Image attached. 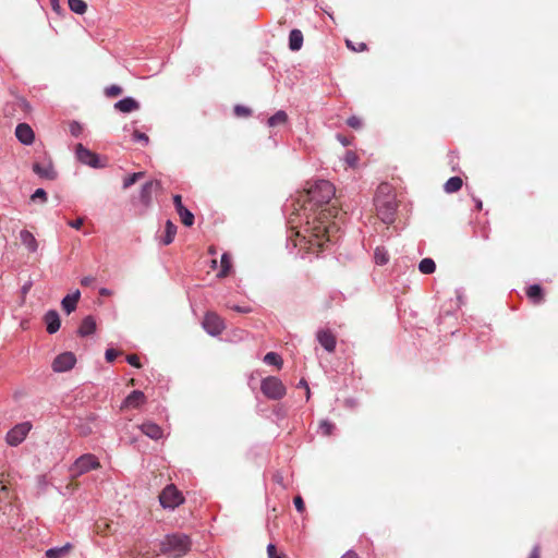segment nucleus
<instances>
[{"label": "nucleus", "mask_w": 558, "mask_h": 558, "mask_svg": "<svg viewBox=\"0 0 558 558\" xmlns=\"http://www.w3.org/2000/svg\"><path fill=\"white\" fill-rule=\"evenodd\" d=\"M295 210H302L305 226L302 231L291 228L290 239L295 247L306 253L318 254L327 242H331L339 227L333 219L341 214L336 189L327 180H318L300 194Z\"/></svg>", "instance_id": "1"}, {"label": "nucleus", "mask_w": 558, "mask_h": 558, "mask_svg": "<svg viewBox=\"0 0 558 558\" xmlns=\"http://www.w3.org/2000/svg\"><path fill=\"white\" fill-rule=\"evenodd\" d=\"M375 206L377 216L384 223L390 225L395 221L398 202L390 184H379L375 196Z\"/></svg>", "instance_id": "2"}, {"label": "nucleus", "mask_w": 558, "mask_h": 558, "mask_svg": "<svg viewBox=\"0 0 558 558\" xmlns=\"http://www.w3.org/2000/svg\"><path fill=\"white\" fill-rule=\"evenodd\" d=\"M192 542L185 534L173 533L166 535L159 544V553L172 558H180L191 550Z\"/></svg>", "instance_id": "3"}, {"label": "nucleus", "mask_w": 558, "mask_h": 558, "mask_svg": "<svg viewBox=\"0 0 558 558\" xmlns=\"http://www.w3.org/2000/svg\"><path fill=\"white\" fill-rule=\"evenodd\" d=\"M262 392L272 400H279L286 395V387L282 381L275 376L266 377L260 384Z\"/></svg>", "instance_id": "4"}, {"label": "nucleus", "mask_w": 558, "mask_h": 558, "mask_svg": "<svg viewBox=\"0 0 558 558\" xmlns=\"http://www.w3.org/2000/svg\"><path fill=\"white\" fill-rule=\"evenodd\" d=\"M159 501L163 508L174 509L184 502V497L173 484H170L160 493Z\"/></svg>", "instance_id": "5"}, {"label": "nucleus", "mask_w": 558, "mask_h": 558, "mask_svg": "<svg viewBox=\"0 0 558 558\" xmlns=\"http://www.w3.org/2000/svg\"><path fill=\"white\" fill-rule=\"evenodd\" d=\"M203 328L206 330L207 333L210 336H219L226 329L225 320L221 316H219L216 312H207L204 315V319L202 322Z\"/></svg>", "instance_id": "6"}, {"label": "nucleus", "mask_w": 558, "mask_h": 558, "mask_svg": "<svg viewBox=\"0 0 558 558\" xmlns=\"http://www.w3.org/2000/svg\"><path fill=\"white\" fill-rule=\"evenodd\" d=\"M98 468H100V463L94 454H83L75 461L71 471L72 475L76 477Z\"/></svg>", "instance_id": "7"}, {"label": "nucleus", "mask_w": 558, "mask_h": 558, "mask_svg": "<svg viewBox=\"0 0 558 558\" xmlns=\"http://www.w3.org/2000/svg\"><path fill=\"white\" fill-rule=\"evenodd\" d=\"M32 429L31 422H23L12 427L5 436V441L10 446H19Z\"/></svg>", "instance_id": "8"}, {"label": "nucleus", "mask_w": 558, "mask_h": 558, "mask_svg": "<svg viewBox=\"0 0 558 558\" xmlns=\"http://www.w3.org/2000/svg\"><path fill=\"white\" fill-rule=\"evenodd\" d=\"M76 362V357L72 352H64L59 354L52 362L54 372L61 373L70 371Z\"/></svg>", "instance_id": "9"}, {"label": "nucleus", "mask_w": 558, "mask_h": 558, "mask_svg": "<svg viewBox=\"0 0 558 558\" xmlns=\"http://www.w3.org/2000/svg\"><path fill=\"white\" fill-rule=\"evenodd\" d=\"M161 187V184L158 180H150L143 184L140 192V202L143 206L148 207L153 201V193L158 191Z\"/></svg>", "instance_id": "10"}, {"label": "nucleus", "mask_w": 558, "mask_h": 558, "mask_svg": "<svg viewBox=\"0 0 558 558\" xmlns=\"http://www.w3.org/2000/svg\"><path fill=\"white\" fill-rule=\"evenodd\" d=\"M317 341L319 344L329 353H332L336 349L337 339L336 336L329 329H320L316 333Z\"/></svg>", "instance_id": "11"}, {"label": "nucleus", "mask_w": 558, "mask_h": 558, "mask_svg": "<svg viewBox=\"0 0 558 558\" xmlns=\"http://www.w3.org/2000/svg\"><path fill=\"white\" fill-rule=\"evenodd\" d=\"M76 157L81 162L85 165L94 168L99 167L98 156L92 150L85 148L82 144H77L76 146Z\"/></svg>", "instance_id": "12"}, {"label": "nucleus", "mask_w": 558, "mask_h": 558, "mask_svg": "<svg viewBox=\"0 0 558 558\" xmlns=\"http://www.w3.org/2000/svg\"><path fill=\"white\" fill-rule=\"evenodd\" d=\"M146 402V397L141 390H133L123 401L121 409H138Z\"/></svg>", "instance_id": "13"}, {"label": "nucleus", "mask_w": 558, "mask_h": 558, "mask_svg": "<svg viewBox=\"0 0 558 558\" xmlns=\"http://www.w3.org/2000/svg\"><path fill=\"white\" fill-rule=\"evenodd\" d=\"M15 135L17 140L24 145H31L35 140L34 131L27 123L17 124L15 129Z\"/></svg>", "instance_id": "14"}, {"label": "nucleus", "mask_w": 558, "mask_h": 558, "mask_svg": "<svg viewBox=\"0 0 558 558\" xmlns=\"http://www.w3.org/2000/svg\"><path fill=\"white\" fill-rule=\"evenodd\" d=\"M140 429L142 430L143 434H145L147 437H149L154 440H158V439L162 438V436H163L162 428L153 422L143 423L140 426Z\"/></svg>", "instance_id": "15"}, {"label": "nucleus", "mask_w": 558, "mask_h": 558, "mask_svg": "<svg viewBox=\"0 0 558 558\" xmlns=\"http://www.w3.org/2000/svg\"><path fill=\"white\" fill-rule=\"evenodd\" d=\"M48 333H56L60 328V317L57 311H48L44 317Z\"/></svg>", "instance_id": "16"}, {"label": "nucleus", "mask_w": 558, "mask_h": 558, "mask_svg": "<svg viewBox=\"0 0 558 558\" xmlns=\"http://www.w3.org/2000/svg\"><path fill=\"white\" fill-rule=\"evenodd\" d=\"M114 109L123 112L130 113L140 109V104L132 97H126L114 104Z\"/></svg>", "instance_id": "17"}, {"label": "nucleus", "mask_w": 558, "mask_h": 558, "mask_svg": "<svg viewBox=\"0 0 558 558\" xmlns=\"http://www.w3.org/2000/svg\"><path fill=\"white\" fill-rule=\"evenodd\" d=\"M33 171L38 174L40 178L54 180L57 178V172L53 167L49 165H40L34 163Z\"/></svg>", "instance_id": "18"}, {"label": "nucleus", "mask_w": 558, "mask_h": 558, "mask_svg": "<svg viewBox=\"0 0 558 558\" xmlns=\"http://www.w3.org/2000/svg\"><path fill=\"white\" fill-rule=\"evenodd\" d=\"M80 296H81V293L80 291L77 290L76 292H74L73 294H68L66 296L63 298L61 304H62V308L68 313H72L73 311H75L76 308V305H77V302L80 300Z\"/></svg>", "instance_id": "19"}, {"label": "nucleus", "mask_w": 558, "mask_h": 558, "mask_svg": "<svg viewBox=\"0 0 558 558\" xmlns=\"http://www.w3.org/2000/svg\"><path fill=\"white\" fill-rule=\"evenodd\" d=\"M526 295L531 302L535 305L541 304L544 301L543 289L539 284H532L526 289Z\"/></svg>", "instance_id": "20"}, {"label": "nucleus", "mask_w": 558, "mask_h": 558, "mask_svg": "<svg viewBox=\"0 0 558 558\" xmlns=\"http://www.w3.org/2000/svg\"><path fill=\"white\" fill-rule=\"evenodd\" d=\"M20 239H21V242L23 243V245H25L29 252L34 253L37 251L38 243H37L35 236L29 231H27V230L21 231Z\"/></svg>", "instance_id": "21"}, {"label": "nucleus", "mask_w": 558, "mask_h": 558, "mask_svg": "<svg viewBox=\"0 0 558 558\" xmlns=\"http://www.w3.org/2000/svg\"><path fill=\"white\" fill-rule=\"evenodd\" d=\"M95 330H96V322H95L94 317L87 316L83 319V322L78 328V333L82 337H86V336L94 333Z\"/></svg>", "instance_id": "22"}, {"label": "nucleus", "mask_w": 558, "mask_h": 558, "mask_svg": "<svg viewBox=\"0 0 558 558\" xmlns=\"http://www.w3.org/2000/svg\"><path fill=\"white\" fill-rule=\"evenodd\" d=\"M303 45V34L300 29H292L289 35V48L292 51H298Z\"/></svg>", "instance_id": "23"}, {"label": "nucleus", "mask_w": 558, "mask_h": 558, "mask_svg": "<svg viewBox=\"0 0 558 558\" xmlns=\"http://www.w3.org/2000/svg\"><path fill=\"white\" fill-rule=\"evenodd\" d=\"M73 549V545L71 543H66L61 547L50 548L46 551L47 558H61L64 555L69 554Z\"/></svg>", "instance_id": "24"}, {"label": "nucleus", "mask_w": 558, "mask_h": 558, "mask_svg": "<svg viewBox=\"0 0 558 558\" xmlns=\"http://www.w3.org/2000/svg\"><path fill=\"white\" fill-rule=\"evenodd\" d=\"M175 233H177V226L168 220L166 222V230H165V236L161 239V243L163 245H169L170 243H172L174 236H175Z\"/></svg>", "instance_id": "25"}, {"label": "nucleus", "mask_w": 558, "mask_h": 558, "mask_svg": "<svg viewBox=\"0 0 558 558\" xmlns=\"http://www.w3.org/2000/svg\"><path fill=\"white\" fill-rule=\"evenodd\" d=\"M463 181L460 177H451L446 183H445V191L447 193H454L458 192L462 187Z\"/></svg>", "instance_id": "26"}, {"label": "nucleus", "mask_w": 558, "mask_h": 558, "mask_svg": "<svg viewBox=\"0 0 558 558\" xmlns=\"http://www.w3.org/2000/svg\"><path fill=\"white\" fill-rule=\"evenodd\" d=\"M179 217H180V220L181 222L186 226V227H191L193 226L194 223V215L186 208V207H181L177 210Z\"/></svg>", "instance_id": "27"}, {"label": "nucleus", "mask_w": 558, "mask_h": 558, "mask_svg": "<svg viewBox=\"0 0 558 558\" xmlns=\"http://www.w3.org/2000/svg\"><path fill=\"white\" fill-rule=\"evenodd\" d=\"M418 270L424 275L433 274L436 270V264L432 258H423L418 264Z\"/></svg>", "instance_id": "28"}, {"label": "nucleus", "mask_w": 558, "mask_h": 558, "mask_svg": "<svg viewBox=\"0 0 558 558\" xmlns=\"http://www.w3.org/2000/svg\"><path fill=\"white\" fill-rule=\"evenodd\" d=\"M230 269H231V258L228 254L225 253L221 256L220 270L217 276L220 278H225L229 275Z\"/></svg>", "instance_id": "29"}, {"label": "nucleus", "mask_w": 558, "mask_h": 558, "mask_svg": "<svg viewBox=\"0 0 558 558\" xmlns=\"http://www.w3.org/2000/svg\"><path fill=\"white\" fill-rule=\"evenodd\" d=\"M287 120H288V114L284 111L279 110L268 119V125L271 128L281 125V124H284L287 122Z\"/></svg>", "instance_id": "30"}, {"label": "nucleus", "mask_w": 558, "mask_h": 558, "mask_svg": "<svg viewBox=\"0 0 558 558\" xmlns=\"http://www.w3.org/2000/svg\"><path fill=\"white\" fill-rule=\"evenodd\" d=\"M68 4L76 14H84L87 11V3L84 0H68Z\"/></svg>", "instance_id": "31"}, {"label": "nucleus", "mask_w": 558, "mask_h": 558, "mask_svg": "<svg viewBox=\"0 0 558 558\" xmlns=\"http://www.w3.org/2000/svg\"><path fill=\"white\" fill-rule=\"evenodd\" d=\"M374 259L377 265H385L389 260L387 251L384 247H376L374 252Z\"/></svg>", "instance_id": "32"}, {"label": "nucleus", "mask_w": 558, "mask_h": 558, "mask_svg": "<svg viewBox=\"0 0 558 558\" xmlns=\"http://www.w3.org/2000/svg\"><path fill=\"white\" fill-rule=\"evenodd\" d=\"M145 177V172H134L123 179V189L126 190Z\"/></svg>", "instance_id": "33"}, {"label": "nucleus", "mask_w": 558, "mask_h": 558, "mask_svg": "<svg viewBox=\"0 0 558 558\" xmlns=\"http://www.w3.org/2000/svg\"><path fill=\"white\" fill-rule=\"evenodd\" d=\"M264 361H265V363L270 364V365H275L278 368H280L282 366V363H283L281 356L279 354L275 353V352H268L265 355Z\"/></svg>", "instance_id": "34"}, {"label": "nucleus", "mask_w": 558, "mask_h": 558, "mask_svg": "<svg viewBox=\"0 0 558 558\" xmlns=\"http://www.w3.org/2000/svg\"><path fill=\"white\" fill-rule=\"evenodd\" d=\"M345 46L353 52H363L367 50V45L365 43H354L351 39L345 40Z\"/></svg>", "instance_id": "35"}, {"label": "nucleus", "mask_w": 558, "mask_h": 558, "mask_svg": "<svg viewBox=\"0 0 558 558\" xmlns=\"http://www.w3.org/2000/svg\"><path fill=\"white\" fill-rule=\"evenodd\" d=\"M344 161L349 167L355 168L359 163V157L354 151L348 150L344 156Z\"/></svg>", "instance_id": "36"}, {"label": "nucleus", "mask_w": 558, "mask_h": 558, "mask_svg": "<svg viewBox=\"0 0 558 558\" xmlns=\"http://www.w3.org/2000/svg\"><path fill=\"white\" fill-rule=\"evenodd\" d=\"M10 489L8 484L3 480V474L0 475V501L9 499Z\"/></svg>", "instance_id": "37"}, {"label": "nucleus", "mask_w": 558, "mask_h": 558, "mask_svg": "<svg viewBox=\"0 0 558 558\" xmlns=\"http://www.w3.org/2000/svg\"><path fill=\"white\" fill-rule=\"evenodd\" d=\"M234 114L239 118H246L252 114V110L245 106L236 105L233 109Z\"/></svg>", "instance_id": "38"}, {"label": "nucleus", "mask_w": 558, "mask_h": 558, "mask_svg": "<svg viewBox=\"0 0 558 558\" xmlns=\"http://www.w3.org/2000/svg\"><path fill=\"white\" fill-rule=\"evenodd\" d=\"M122 88L118 85H111V86H108L106 89H105V95L109 98H113V97H118L122 94Z\"/></svg>", "instance_id": "39"}, {"label": "nucleus", "mask_w": 558, "mask_h": 558, "mask_svg": "<svg viewBox=\"0 0 558 558\" xmlns=\"http://www.w3.org/2000/svg\"><path fill=\"white\" fill-rule=\"evenodd\" d=\"M347 124L354 130H360L363 126V121L360 117L352 116L347 120Z\"/></svg>", "instance_id": "40"}, {"label": "nucleus", "mask_w": 558, "mask_h": 558, "mask_svg": "<svg viewBox=\"0 0 558 558\" xmlns=\"http://www.w3.org/2000/svg\"><path fill=\"white\" fill-rule=\"evenodd\" d=\"M333 428H335L333 424L327 420L322 421L319 424V429L322 430V434L325 436L331 435Z\"/></svg>", "instance_id": "41"}, {"label": "nucleus", "mask_w": 558, "mask_h": 558, "mask_svg": "<svg viewBox=\"0 0 558 558\" xmlns=\"http://www.w3.org/2000/svg\"><path fill=\"white\" fill-rule=\"evenodd\" d=\"M133 140L136 142H141L144 146H147L149 144V137L145 134L140 132L138 130H134Z\"/></svg>", "instance_id": "42"}, {"label": "nucleus", "mask_w": 558, "mask_h": 558, "mask_svg": "<svg viewBox=\"0 0 558 558\" xmlns=\"http://www.w3.org/2000/svg\"><path fill=\"white\" fill-rule=\"evenodd\" d=\"M126 361L130 365L134 366V367H142V364L140 362V357L136 355V354H130L126 356Z\"/></svg>", "instance_id": "43"}, {"label": "nucleus", "mask_w": 558, "mask_h": 558, "mask_svg": "<svg viewBox=\"0 0 558 558\" xmlns=\"http://www.w3.org/2000/svg\"><path fill=\"white\" fill-rule=\"evenodd\" d=\"M119 354H121V352H120V351H117V350H114V349H108V350L106 351L105 356H106L107 362L111 363V362H113V361L116 360V357H117Z\"/></svg>", "instance_id": "44"}, {"label": "nucleus", "mask_w": 558, "mask_h": 558, "mask_svg": "<svg viewBox=\"0 0 558 558\" xmlns=\"http://www.w3.org/2000/svg\"><path fill=\"white\" fill-rule=\"evenodd\" d=\"M70 133L73 135V136H78L81 133H82V126L80 123L77 122H72L70 124Z\"/></svg>", "instance_id": "45"}, {"label": "nucleus", "mask_w": 558, "mask_h": 558, "mask_svg": "<svg viewBox=\"0 0 558 558\" xmlns=\"http://www.w3.org/2000/svg\"><path fill=\"white\" fill-rule=\"evenodd\" d=\"M293 502L299 512H301V513L304 512L305 505H304L303 498L301 496H295L293 499Z\"/></svg>", "instance_id": "46"}, {"label": "nucleus", "mask_w": 558, "mask_h": 558, "mask_svg": "<svg viewBox=\"0 0 558 558\" xmlns=\"http://www.w3.org/2000/svg\"><path fill=\"white\" fill-rule=\"evenodd\" d=\"M267 555L268 558H283L282 556L278 555L277 548L274 544H269L267 546Z\"/></svg>", "instance_id": "47"}, {"label": "nucleus", "mask_w": 558, "mask_h": 558, "mask_svg": "<svg viewBox=\"0 0 558 558\" xmlns=\"http://www.w3.org/2000/svg\"><path fill=\"white\" fill-rule=\"evenodd\" d=\"M40 198L43 202L47 201V193L43 189H37L35 193L32 195V199Z\"/></svg>", "instance_id": "48"}, {"label": "nucleus", "mask_w": 558, "mask_h": 558, "mask_svg": "<svg viewBox=\"0 0 558 558\" xmlns=\"http://www.w3.org/2000/svg\"><path fill=\"white\" fill-rule=\"evenodd\" d=\"M233 311L241 313V314H248L252 312V308L250 306H239L234 305L231 307Z\"/></svg>", "instance_id": "49"}, {"label": "nucleus", "mask_w": 558, "mask_h": 558, "mask_svg": "<svg viewBox=\"0 0 558 558\" xmlns=\"http://www.w3.org/2000/svg\"><path fill=\"white\" fill-rule=\"evenodd\" d=\"M173 204H174L175 210H178L181 207H184L183 204H182L181 195L177 194V195L173 196Z\"/></svg>", "instance_id": "50"}, {"label": "nucleus", "mask_w": 558, "mask_h": 558, "mask_svg": "<svg viewBox=\"0 0 558 558\" xmlns=\"http://www.w3.org/2000/svg\"><path fill=\"white\" fill-rule=\"evenodd\" d=\"M83 223H84V219L83 218H78V219H76L74 221H70L69 226H71L74 229H81Z\"/></svg>", "instance_id": "51"}, {"label": "nucleus", "mask_w": 558, "mask_h": 558, "mask_svg": "<svg viewBox=\"0 0 558 558\" xmlns=\"http://www.w3.org/2000/svg\"><path fill=\"white\" fill-rule=\"evenodd\" d=\"M529 558H541V549L538 546H535L530 553Z\"/></svg>", "instance_id": "52"}, {"label": "nucleus", "mask_w": 558, "mask_h": 558, "mask_svg": "<svg viewBox=\"0 0 558 558\" xmlns=\"http://www.w3.org/2000/svg\"><path fill=\"white\" fill-rule=\"evenodd\" d=\"M50 5L54 12L59 13L61 11L59 0H50Z\"/></svg>", "instance_id": "53"}, {"label": "nucleus", "mask_w": 558, "mask_h": 558, "mask_svg": "<svg viewBox=\"0 0 558 558\" xmlns=\"http://www.w3.org/2000/svg\"><path fill=\"white\" fill-rule=\"evenodd\" d=\"M94 281H95V278H94V277H89V276H87V277H84V278L81 280V284H82V286L87 287V286H90Z\"/></svg>", "instance_id": "54"}, {"label": "nucleus", "mask_w": 558, "mask_h": 558, "mask_svg": "<svg viewBox=\"0 0 558 558\" xmlns=\"http://www.w3.org/2000/svg\"><path fill=\"white\" fill-rule=\"evenodd\" d=\"M341 558H359V555L354 550H348Z\"/></svg>", "instance_id": "55"}, {"label": "nucleus", "mask_w": 558, "mask_h": 558, "mask_svg": "<svg viewBox=\"0 0 558 558\" xmlns=\"http://www.w3.org/2000/svg\"><path fill=\"white\" fill-rule=\"evenodd\" d=\"M338 138H339V141H340L344 146H347V145H349V144H350V143H349V141H348L345 137H342V136L338 135Z\"/></svg>", "instance_id": "56"}, {"label": "nucleus", "mask_w": 558, "mask_h": 558, "mask_svg": "<svg viewBox=\"0 0 558 558\" xmlns=\"http://www.w3.org/2000/svg\"><path fill=\"white\" fill-rule=\"evenodd\" d=\"M307 381L305 379H301L299 383V387L307 388Z\"/></svg>", "instance_id": "57"}, {"label": "nucleus", "mask_w": 558, "mask_h": 558, "mask_svg": "<svg viewBox=\"0 0 558 558\" xmlns=\"http://www.w3.org/2000/svg\"><path fill=\"white\" fill-rule=\"evenodd\" d=\"M100 294H102V295H109V294H110V291H109V290H107V289H101V290H100Z\"/></svg>", "instance_id": "58"}, {"label": "nucleus", "mask_w": 558, "mask_h": 558, "mask_svg": "<svg viewBox=\"0 0 558 558\" xmlns=\"http://www.w3.org/2000/svg\"><path fill=\"white\" fill-rule=\"evenodd\" d=\"M306 390V398L310 399V396H311V391H310V387L307 386V388H304Z\"/></svg>", "instance_id": "59"}, {"label": "nucleus", "mask_w": 558, "mask_h": 558, "mask_svg": "<svg viewBox=\"0 0 558 558\" xmlns=\"http://www.w3.org/2000/svg\"><path fill=\"white\" fill-rule=\"evenodd\" d=\"M481 208H482V203H481V202H478V203H477V209H481Z\"/></svg>", "instance_id": "60"}]
</instances>
